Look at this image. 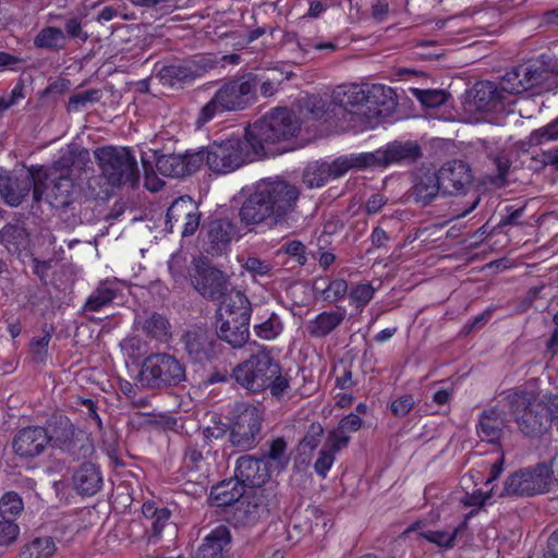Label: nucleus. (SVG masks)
<instances>
[{
    "label": "nucleus",
    "mask_w": 558,
    "mask_h": 558,
    "mask_svg": "<svg viewBox=\"0 0 558 558\" xmlns=\"http://www.w3.org/2000/svg\"><path fill=\"white\" fill-rule=\"evenodd\" d=\"M57 551L58 546L52 537H35L22 547L20 558H53Z\"/></svg>",
    "instance_id": "nucleus-34"
},
{
    "label": "nucleus",
    "mask_w": 558,
    "mask_h": 558,
    "mask_svg": "<svg viewBox=\"0 0 558 558\" xmlns=\"http://www.w3.org/2000/svg\"><path fill=\"white\" fill-rule=\"evenodd\" d=\"M218 336L232 348H241L248 339L251 306L248 300L240 292L225 300L217 312Z\"/></svg>",
    "instance_id": "nucleus-7"
},
{
    "label": "nucleus",
    "mask_w": 558,
    "mask_h": 558,
    "mask_svg": "<svg viewBox=\"0 0 558 558\" xmlns=\"http://www.w3.org/2000/svg\"><path fill=\"white\" fill-rule=\"evenodd\" d=\"M288 43L292 45L291 51L295 53V60L299 61H304L312 48L318 51H335L337 48V45L332 41L320 43L308 38L300 40L294 36L291 39H288Z\"/></svg>",
    "instance_id": "nucleus-40"
},
{
    "label": "nucleus",
    "mask_w": 558,
    "mask_h": 558,
    "mask_svg": "<svg viewBox=\"0 0 558 558\" xmlns=\"http://www.w3.org/2000/svg\"><path fill=\"white\" fill-rule=\"evenodd\" d=\"M169 271L175 282L181 283L186 280L187 264L181 254L171 255L168 262Z\"/></svg>",
    "instance_id": "nucleus-54"
},
{
    "label": "nucleus",
    "mask_w": 558,
    "mask_h": 558,
    "mask_svg": "<svg viewBox=\"0 0 558 558\" xmlns=\"http://www.w3.org/2000/svg\"><path fill=\"white\" fill-rule=\"evenodd\" d=\"M514 100L501 88V82L497 86L495 83L486 81L475 85L474 106L478 111L502 112Z\"/></svg>",
    "instance_id": "nucleus-21"
},
{
    "label": "nucleus",
    "mask_w": 558,
    "mask_h": 558,
    "mask_svg": "<svg viewBox=\"0 0 558 558\" xmlns=\"http://www.w3.org/2000/svg\"><path fill=\"white\" fill-rule=\"evenodd\" d=\"M101 178L111 187L136 186L140 180L137 161L126 147L102 146L94 151Z\"/></svg>",
    "instance_id": "nucleus-6"
},
{
    "label": "nucleus",
    "mask_w": 558,
    "mask_h": 558,
    "mask_svg": "<svg viewBox=\"0 0 558 558\" xmlns=\"http://www.w3.org/2000/svg\"><path fill=\"white\" fill-rule=\"evenodd\" d=\"M204 156L202 151L162 155L156 160L158 172L165 177L180 178L191 174L202 168Z\"/></svg>",
    "instance_id": "nucleus-19"
},
{
    "label": "nucleus",
    "mask_w": 558,
    "mask_h": 558,
    "mask_svg": "<svg viewBox=\"0 0 558 558\" xmlns=\"http://www.w3.org/2000/svg\"><path fill=\"white\" fill-rule=\"evenodd\" d=\"M49 445L74 459L86 458L93 452L88 435L74 426L68 417H59L48 429Z\"/></svg>",
    "instance_id": "nucleus-12"
},
{
    "label": "nucleus",
    "mask_w": 558,
    "mask_h": 558,
    "mask_svg": "<svg viewBox=\"0 0 558 558\" xmlns=\"http://www.w3.org/2000/svg\"><path fill=\"white\" fill-rule=\"evenodd\" d=\"M365 85L349 84L337 86L331 100L344 111L365 121Z\"/></svg>",
    "instance_id": "nucleus-25"
},
{
    "label": "nucleus",
    "mask_w": 558,
    "mask_h": 558,
    "mask_svg": "<svg viewBox=\"0 0 558 558\" xmlns=\"http://www.w3.org/2000/svg\"><path fill=\"white\" fill-rule=\"evenodd\" d=\"M184 380V365L168 353H151L146 356L137 375V383L143 388L171 387Z\"/></svg>",
    "instance_id": "nucleus-8"
},
{
    "label": "nucleus",
    "mask_w": 558,
    "mask_h": 558,
    "mask_svg": "<svg viewBox=\"0 0 558 558\" xmlns=\"http://www.w3.org/2000/svg\"><path fill=\"white\" fill-rule=\"evenodd\" d=\"M65 36L71 39H77L81 43H86L89 35L83 28L82 19L78 16H72L64 23Z\"/></svg>",
    "instance_id": "nucleus-53"
},
{
    "label": "nucleus",
    "mask_w": 558,
    "mask_h": 558,
    "mask_svg": "<svg viewBox=\"0 0 558 558\" xmlns=\"http://www.w3.org/2000/svg\"><path fill=\"white\" fill-rule=\"evenodd\" d=\"M330 179V168L326 161L308 163L303 173V182L311 189L320 187Z\"/></svg>",
    "instance_id": "nucleus-39"
},
{
    "label": "nucleus",
    "mask_w": 558,
    "mask_h": 558,
    "mask_svg": "<svg viewBox=\"0 0 558 558\" xmlns=\"http://www.w3.org/2000/svg\"><path fill=\"white\" fill-rule=\"evenodd\" d=\"M333 462L335 453L330 451L326 446H324L314 463V470L319 476L326 477Z\"/></svg>",
    "instance_id": "nucleus-56"
},
{
    "label": "nucleus",
    "mask_w": 558,
    "mask_h": 558,
    "mask_svg": "<svg viewBox=\"0 0 558 558\" xmlns=\"http://www.w3.org/2000/svg\"><path fill=\"white\" fill-rule=\"evenodd\" d=\"M34 45L38 48L61 50L66 45V36L61 28L47 26L36 35Z\"/></svg>",
    "instance_id": "nucleus-37"
},
{
    "label": "nucleus",
    "mask_w": 558,
    "mask_h": 558,
    "mask_svg": "<svg viewBox=\"0 0 558 558\" xmlns=\"http://www.w3.org/2000/svg\"><path fill=\"white\" fill-rule=\"evenodd\" d=\"M278 372V362L266 347H259L248 359L238 364L232 375L235 381L252 392L267 389L270 379Z\"/></svg>",
    "instance_id": "nucleus-10"
},
{
    "label": "nucleus",
    "mask_w": 558,
    "mask_h": 558,
    "mask_svg": "<svg viewBox=\"0 0 558 558\" xmlns=\"http://www.w3.org/2000/svg\"><path fill=\"white\" fill-rule=\"evenodd\" d=\"M170 519V511L167 508H160L159 510L154 511V521L151 523V535L149 536V542L155 538H158L168 524Z\"/></svg>",
    "instance_id": "nucleus-58"
},
{
    "label": "nucleus",
    "mask_w": 558,
    "mask_h": 558,
    "mask_svg": "<svg viewBox=\"0 0 558 558\" xmlns=\"http://www.w3.org/2000/svg\"><path fill=\"white\" fill-rule=\"evenodd\" d=\"M549 485V469L546 464L523 469L507 477L504 494L515 496H532L545 493Z\"/></svg>",
    "instance_id": "nucleus-14"
},
{
    "label": "nucleus",
    "mask_w": 558,
    "mask_h": 558,
    "mask_svg": "<svg viewBox=\"0 0 558 558\" xmlns=\"http://www.w3.org/2000/svg\"><path fill=\"white\" fill-rule=\"evenodd\" d=\"M191 282L204 298L209 300L219 301L227 295L229 290V282L223 272L203 262L195 264Z\"/></svg>",
    "instance_id": "nucleus-17"
},
{
    "label": "nucleus",
    "mask_w": 558,
    "mask_h": 558,
    "mask_svg": "<svg viewBox=\"0 0 558 558\" xmlns=\"http://www.w3.org/2000/svg\"><path fill=\"white\" fill-rule=\"evenodd\" d=\"M299 130L300 123L289 109L276 108L250 125L244 140L250 143L254 158L275 156L284 150L277 145L295 136Z\"/></svg>",
    "instance_id": "nucleus-3"
},
{
    "label": "nucleus",
    "mask_w": 558,
    "mask_h": 558,
    "mask_svg": "<svg viewBox=\"0 0 558 558\" xmlns=\"http://www.w3.org/2000/svg\"><path fill=\"white\" fill-rule=\"evenodd\" d=\"M74 182L68 175H60L48 189L45 199L51 207L65 208L73 201Z\"/></svg>",
    "instance_id": "nucleus-33"
},
{
    "label": "nucleus",
    "mask_w": 558,
    "mask_h": 558,
    "mask_svg": "<svg viewBox=\"0 0 558 558\" xmlns=\"http://www.w3.org/2000/svg\"><path fill=\"white\" fill-rule=\"evenodd\" d=\"M270 384L267 386L270 393L275 398H282L290 390V377L287 374H282L281 366L278 363V372L269 380Z\"/></svg>",
    "instance_id": "nucleus-51"
},
{
    "label": "nucleus",
    "mask_w": 558,
    "mask_h": 558,
    "mask_svg": "<svg viewBox=\"0 0 558 558\" xmlns=\"http://www.w3.org/2000/svg\"><path fill=\"white\" fill-rule=\"evenodd\" d=\"M204 162L216 173H230L254 159L250 143L244 138L230 137L201 148Z\"/></svg>",
    "instance_id": "nucleus-9"
},
{
    "label": "nucleus",
    "mask_w": 558,
    "mask_h": 558,
    "mask_svg": "<svg viewBox=\"0 0 558 558\" xmlns=\"http://www.w3.org/2000/svg\"><path fill=\"white\" fill-rule=\"evenodd\" d=\"M208 240L211 252L221 254L227 245L234 239L235 226L227 219H216L208 225Z\"/></svg>",
    "instance_id": "nucleus-31"
},
{
    "label": "nucleus",
    "mask_w": 558,
    "mask_h": 558,
    "mask_svg": "<svg viewBox=\"0 0 558 558\" xmlns=\"http://www.w3.org/2000/svg\"><path fill=\"white\" fill-rule=\"evenodd\" d=\"M345 318V310L325 311L306 324V331L313 338H324L332 332Z\"/></svg>",
    "instance_id": "nucleus-30"
},
{
    "label": "nucleus",
    "mask_w": 558,
    "mask_h": 558,
    "mask_svg": "<svg viewBox=\"0 0 558 558\" xmlns=\"http://www.w3.org/2000/svg\"><path fill=\"white\" fill-rule=\"evenodd\" d=\"M1 241L9 251L17 252L25 248L28 244V234L26 230L17 225L4 227L0 233Z\"/></svg>",
    "instance_id": "nucleus-41"
},
{
    "label": "nucleus",
    "mask_w": 558,
    "mask_h": 558,
    "mask_svg": "<svg viewBox=\"0 0 558 558\" xmlns=\"http://www.w3.org/2000/svg\"><path fill=\"white\" fill-rule=\"evenodd\" d=\"M375 289L368 282L359 283L351 288L349 299L356 308H363L374 298Z\"/></svg>",
    "instance_id": "nucleus-46"
},
{
    "label": "nucleus",
    "mask_w": 558,
    "mask_h": 558,
    "mask_svg": "<svg viewBox=\"0 0 558 558\" xmlns=\"http://www.w3.org/2000/svg\"><path fill=\"white\" fill-rule=\"evenodd\" d=\"M459 527H456L452 532L447 531H424L421 536L426 541L438 545L444 548H451L454 544V539Z\"/></svg>",
    "instance_id": "nucleus-48"
},
{
    "label": "nucleus",
    "mask_w": 558,
    "mask_h": 558,
    "mask_svg": "<svg viewBox=\"0 0 558 558\" xmlns=\"http://www.w3.org/2000/svg\"><path fill=\"white\" fill-rule=\"evenodd\" d=\"M415 404L414 398L411 395H402L391 402V412L398 416L403 417L410 413Z\"/></svg>",
    "instance_id": "nucleus-59"
},
{
    "label": "nucleus",
    "mask_w": 558,
    "mask_h": 558,
    "mask_svg": "<svg viewBox=\"0 0 558 558\" xmlns=\"http://www.w3.org/2000/svg\"><path fill=\"white\" fill-rule=\"evenodd\" d=\"M264 412L254 405H246L233 421L229 440L241 450L254 448L260 439Z\"/></svg>",
    "instance_id": "nucleus-13"
},
{
    "label": "nucleus",
    "mask_w": 558,
    "mask_h": 558,
    "mask_svg": "<svg viewBox=\"0 0 558 558\" xmlns=\"http://www.w3.org/2000/svg\"><path fill=\"white\" fill-rule=\"evenodd\" d=\"M412 95L427 108H437L444 105L448 99V94L444 89H420L413 88Z\"/></svg>",
    "instance_id": "nucleus-43"
},
{
    "label": "nucleus",
    "mask_w": 558,
    "mask_h": 558,
    "mask_svg": "<svg viewBox=\"0 0 558 558\" xmlns=\"http://www.w3.org/2000/svg\"><path fill=\"white\" fill-rule=\"evenodd\" d=\"M508 404L518 429L525 436L542 435L558 418V395L515 390L508 395Z\"/></svg>",
    "instance_id": "nucleus-2"
},
{
    "label": "nucleus",
    "mask_w": 558,
    "mask_h": 558,
    "mask_svg": "<svg viewBox=\"0 0 558 558\" xmlns=\"http://www.w3.org/2000/svg\"><path fill=\"white\" fill-rule=\"evenodd\" d=\"M258 82V75L253 73L226 82L199 110L196 126L202 128L222 112L244 110L254 104L257 99Z\"/></svg>",
    "instance_id": "nucleus-4"
},
{
    "label": "nucleus",
    "mask_w": 558,
    "mask_h": 558,
    "mask_svg": "<svg viewBox=\"0 0 558 558\" xmlns=\"http://www.w3.org/2000/svg\"><path fill=\"white\" fill-rule=\"evenodd\" d=\"M393 92L381 84H365V122L385 117L393 107Z\"/></svg>",
    "instance_id": "nucleus-24"
},
{
    "label": "nucleus",
    "mask_w": 558,
    "mask_h": 558,
    "mask_svg": "<svg viewBox=\"0 0 558 558\" xmlns=\"http://www.w3.org/2000/svg\"><path fill=\"white\" fill-rule=\"evenodd\" d=\"M298 197V189L286 181H262L243 203L241 220L246 225H258L267 219L281 223L294 211Z\"/></svg>",
    "instance_id": "nucleus-1"
},
{
    "label": "nucleus",
    "mask_w": 558,
    "mask_h": 558,
    "mask_svg": "<svg viewBox=\"0 0 558 558\" xmlns=\"http://www.w3.org/2000/svg\"><path fill=\"white\" fill-rule=\"evenodd\" d=\"M199 226V211L196 203L190 196H181L173 201L166 215V227L173 232L178 227L182 236L196 232Z\"/></svg>",
    "instance_id": "nucleus-16"
},
{
    "label": "nucleus",
    "mask_w": 558,
    "mask_h": 558,
    "mask_svg": "<svg viewBox=\"0 0 558 558\" xmlns=\"http://www.w3.org/2000/svg\"><path fill=\"white\" fill-rule=\"evenodd\" d=\"M89 151L85 148H72L69 149L61 158L60 163L62 166H73L76 161L85 165L89 162Z\"/></svg>",
    "instance_id": "nucleus-61"
},
{
    "label": "nucleus",
    "mask_w": 558,
    "mask_h": 558,
    "mask_svg": "<svg viewBox=\"0 0 558 558\" xmlns=\"http://www.w3.org/2000/svg\"><path fill=\"white\" fill-rule=\"evenodd\" d=\"M195 72L187 64H170L160 69L158 78L162 85L174 87L182 83L191 82Z\"/></svg>",
    "instance_id": "nucleus-35"
},
{
    "label": "nucleus",
    "mask_w": 558,
    "mask_h": 558,
    "mask_svg": "<svg viewBox=\"0 0 558 558\" xmlns=\"http://www.w3.org/2000/svg\"><path fill=\"white\" fill-rule=\"evenodd\" d=\"M101 90L88 89L82 93L74 94L69 99L68 109L70 111H80L88 104L98 102L101 98Z\"/></svg>",
    "instance_id": "nucleus-47"
},
{
    "label": "nucleus",
    "mask_w": 558,
    "mask_h": 558,
    "mask_svg": "<svg viewBox=\"0 0 558 558\" xmlns=\"http://www.w3.org/2000/svg\"><path fill=\"white\" fill-rule=\"evenodd\" d=\"M369 157L366 154L349 155L336 158L332 162H328L331 179L344 175L351 169L369 168Z\"/></svg>",
    "instance_id": "nucleus-36"
},
{
    "label": "nucleus",
    "mask_w": 558,
    "mask_h": 558,
    "mask_svg": "<svg viewBox=\"0 0 558 558\" xmlns=\"http://www.w3.org/2000/svg\"><path fill=\"white\" fill-rule=\"evenodd\" d=\"M287 442L283 438H276L271 441L269 451L267 454H263L262 457L266 458V461L272 463L271 466L275 469L282 470L287 466L289 459L286 454Z\"/></svg>",
    "instance_id": "nucleus-44"
},
{
    "label": "nucleus",
    "mask_w": 558,
    "mask_h": 558,
    "mask_svg": "<svg viewBox=\"0 0 558 558\" xmlns=\"http://www.w3.org/2000/svg\"><path fill=\"white\" fill-rule=\"evenodd\" d=\"M306 108L314 119L319 120L327 112V102L323 97L312 95L306 99Z\"/></svg>",
    "instance_id": "nucleus-63"
},
{
    "label": "nucleus",
    "mask_w": 558,
    "mask_h": 558,
    "mask_svg": "<svg viewBox=\"0 0 558 558\" xmlns=\"http://www.w3.org/2000/svg\"><path fill=\"white\" fill-rule=\"evenodd\" d=\"M490 497L492 492L484 493L481 489H474L472 493H465L460 498V504L465 508H473L469 513V515H472L481 509Z\"/></svg>",
    "instance_id": "nucleus-50"
},
{
    "label": "nucleus",
    "mask_w": 558,
    "mask_h": 558,
    "mask_svg": "<svg viewBox=\"0 0 558 558\" xmlns=\"http://www.w3.org/2000/svg\"><path fill=\"white\" fill-rule=\"evenodd\" d=\"M19 526L11 520L0 521V546H7L13 543L19 535Z\"/></svg>",
    "instance_id": "nucleus-60"
},
{
    "label": "nucleus",
    "mask_w": 558,
    "mask_h": 558,
    "mask_svg": "<svg viewBox=\"0 0 558 558\" xmlns=\"http://www.w3.org/2000/svg\"><path fill=\"white\" fill-rule=\"evenodd\" d=\"M290 74L289 73H281V77H259L258 76V85H260V93L264 97H271L274 96L279 85L286 81L289 80Z\"/></svg>",
    "instance_id": "nucleus-57"
},
{
    "label": "nucleus",
    "mask_w": 558,
    "mask_h": 558,
    "mask_svg": "<svg viewBox=\"0 0 558 558\" xmlns=\"http://www.w3.org/2000/svg\"><path fill=\"white\" fill-rule=\"evenodd\" d=\"M369 166L387 167L391 163L411 162L421 156V147L415 142H392L374 153H367Z\"/></svg>",
    "instance_id": "nucleus-20"
},
{
    "label": "nucleus",
    "mask_w": 558,
    "mask_h": 558,
    "mask_svg": "<svg viewBox=\"0 0 558 558\" xmlns=\"http://www.w3.org/2000/svg\"><path fill=\"white\" fill-rule=\"evenodd\" d=\"M46 173L29 172L21 177H12L0 169V197L12 207L19 206L33 189V201L39 203L44 198Z\"/></svg>",
    "instance_id": "nucleus-11"
},
{
    "label": "nucleus",
    "mask_w": 558,
    "mask_h": 558,
    "mask_svg": "<svg viewBox=\"0 0 558 558\" xmlns=\"http://www.w3.org/2000/svg\"><path fill=\"white\" fill-rule=\"evenodd\" d=\"M231 533L226 525L213 529L197 549V558H228L231 549Z\"/></svg>",
    "instance_id": "nucleus-27"
},
{
    "label": "nucleus",
    "mask_w": 558,
    "mask_h": 558,
    "mask_svg": "<svg viewBox=\"0 0 558 558\" xmlns=\"http://www.w3.org/2000/svg\"><path fill=\"white\" fill-rule=\"evenodd\" d=\"M142 329L148 337L160 342H167L170 338V325L168 320L156 313L149 315L142 323Z\"/></svg>",
    "instance_id": "nucleus-38"
},
{
    "label": "nucleus",
    "mask_w": 558,
    "mask_h": 558,
    "mask_svg": "<svg viewBox=\"0 0 558 558\" xmlns=\"http://www.w3.org/2000/svg\"><path fill=\"white\" fill-rule=\"evenodd\" d=\"M23 510L21 497L13 492L5 493L0 499V515L3 519H13Z\"/></svg>",
    "instance_id": "nucleus-45"
},
{
    "label": "nucleus",
    "mask_w": 558,
    "mask_h": 558,
    "mask_svg": "<svg viewBox=\"0 0 558 558\" xmlns=\"http://www.w3.org/2000/svg\"><path fill=\"white\" fill-rule=\"evenodd\" d=\"M234 477L223 481L210 492V497L219 506H228L238 501L244 495V486L260 487L270 477V465L265 457L242 456L236 460Z\"/></svg>",
    "instance_id": "nucleus-5"
},
{
    "label": "nucleus",
    "mask_w": 558,
    "mask_h": 558,
    "mask_svg": "<svg viewBox=\"0 0 558 558\" xmlns=\"http://www.w3.org/2000/svg\"><path fill=\"white\" fill-rule=\"evenodd\" d=\"M531 140L534 144H543L558 140V118L547 125L532 132Z\"/></svg>",
    "instance_id": "nucleus-52"
},
{
    "label": "nucleus",
    "mask_w": 558,
    "mask_h": 558,
    "mask_svg": "<svg viewBox=\"0 0 558 558\" xmlns=\"http://www.w3.org/2000/svg\"><path fill=\"white\" fill-rule=\"evenodd\" d=\"M349 441L350 437L337 428L329 433L325 446L336 454L338 451L345 448Z\"/></svg>",
    "instance_id": "nucleus-62"
},
{
    "label": "nucleus",
    "mask_w": 558,
    "mask_h": 558,
    "mask_svg": "<svg viewBox=\"0 0 558 558\" xmlns=\"http://www.w3.org/2000/svg\"><path fill=\"white\" fill-rule=\"evenodd\" d=\"M348 292V283L344 279L336 278L330 280L326 288L323 289V299L333 303L344 298Z\"/></svg>",
    "instance_id": "nucleus-49"
},
{
    "label": "nucleus",
    "mask_w": 558,
    "mask_h": 558,
    "mask_svg": "<svg viewBox=\"0 0 558 558\" xmlns=\"http://www.w3.org/2000/svg\"><path fill=\"white\" fill-rule=\"evenodd\" d=\"M283 330V324L276 313H271L264 322L254 326V332L264 340L277 338Z\"/></svg>",
    "instance_id": "nucleus-42"
},
{
    "label": "nucleus",
    "mask_w": 558,
    "mask_h": 558,
    "mask_svg": "<svg viewBox=\"0 0 558 558\" xmlns=\"http://www.w3.org/2000/svg\"><path fill=\"white\" fill-rule=\"evenodd\" d=\"M442 191V184L436 172L427 171L416 178L413 196L416 203L426 206Z\"/></svg>",
    "instance_id": "nucleus-32"
},
{
    "label": "nucleus",
    "mask_w": 558,
    "mask_h": 558,
    "mask_svg": "<svg viewBox=\"0 0 558 558\" xmlns=\"http://www.w3.org/2000/svg\"><path fill=\"white\" fill-rule=\"evenodd\" d=\"M73 484L81 495L93 496L102 486V475L99 466L94 463H83L73 474Z\"/></svg>",
    "instance_id": "nucleus-29"
},
{
    "label": "nucleus",
    "mask_w": 558,
    "mask_h": 558,
    "mask_svg": "<svg viewBox=\"0 0 558 558\" xmlns=\"http://www.w3.org/2000/svg\"><path fill=\"white\" fill-rule=\"evenodd\" d=\"M507 428V413L499 407L485 409L478 415L476 435L482 441L498 445Z\"/></svg>",
    "instance_id": "nucleus-22"
},
{
    "label": "nucleus",
    "mask_w": 558,
    "mask_h": 558,
    "mask_svg": "<svg viewBox=\"0 0 558 558\" xmlns=\"http://www.w3.org/2000/svg\"><path fill=\"white\" fill-rule=\"evenodd\" d=\"M183 342L189 355L196 362L210 360L215 354L216 340L205 328H193L185 332Z\"/></svg>",
    "instance_id": "nucleus-26"
},
{
    "label": "nucleus",
    "mask_w": 558,
    "mask_h": 558,
    "mask_svg": "<svg viewBox=\"0 0 558 558\" xmlns=\"http://www.w3.org/2000/svg\"><path fill=\"white\" fill-rule=\"evenodd\" d=\"M48 446V429L38 425L19 429L12 440L14 453L22 459L38 457Z\"/></svg>",
    "instance_id": "nucleus-18"
},
{
    "label": "nucleus",
    "mask_w": 558,
    "mask_h": 558,
    "mask_svg": "<svg viewBox=\"0 0 558 558\" xmlns=\"http://www.w3.org/2000/svg\"><path fill=\"white\" fill-rule=\"evenodd\" d=\"M324 429L320 424L313 423L310 425L304 438L302 439V446L305 448H308L310 450L315 449L319 442L320 438L323 436Z\"/></svg>",
    "instance_id": "nucleus-64"
},
{
    "label": "nucleus",
    "mask_w": 558,
    "mask_h": 558,
    "mask_svg": "<svg viewBox=\"0 0 558 558\" xmlns=\"http://www.w3.org/2000/svg\"><path fill=\"white\" fill-rule=\"evenodd\" d=\"M442 192L445 194H458L465 190L472 182V173L468 163L462 160L446 162L437 172Z\"/></svg>",
    "instance_id": "nucleus-23"
},
{
    "label": "nucleus",
    "mask_w": 558,
    "mask_h": 558,
    "mask_svg": "<svg viewBox=\"0 0 558 558\" xmlns=\"http://www.w3.org/2000/svg\"><path fill=\"white\" fill-rule=\"evenodd\" d=\"M246 271L255 277H269L271 276L272 266L266 260H262L257 257H248L243 264Z\"/></svg>",
    "instance_id": "nucleus-55"
},
{
    "label": "nucleus",
    "mask_w": 558,
    "mask_h": 558,
    "mask_svg": "<svg viewBox=\"0 0 558 558\" xmlns=\"http://www.w3.org/2000/svg\"><path fill=\"white\" fill-rule=\"evenodd\" d=\"M123 286L117 280L101 281L87 298L83 308L85 312H99L122 294Z\"/></svg>",
    "instance_id": "nucleus-28"
},
{
    "label": "nucleus",
    "mask_w": 558,
    "mask_h": 558,
    "mask_svg": "<svg viewBox=\"0 0 558 558\" xmlns=\"http://www.w3.org/2000/svg\"><path fill=\"white\" fill-rule=\"evenodd\" d=\"M546 78L544 62L530 60L507 72L501 78V88L513 97L537 86Z\"/></svg>",
    "instance_id": "nucleus-15"
}]
</instances>
